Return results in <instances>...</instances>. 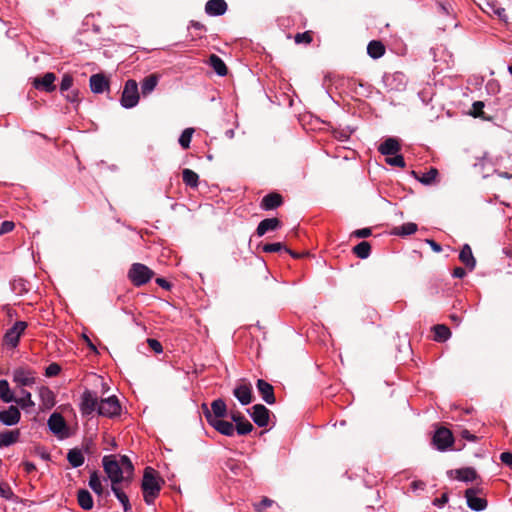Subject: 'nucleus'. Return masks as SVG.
<instances>
[{"label": "nucleus", "instance_id": "nucleus-28", "mask_svg": "<svg viewBox=\"0 0 512 512\" xmlns=\"http://www.w3.org/2000/svg\"><path fill=\"white\" fill-rule=\"evenodd\" d=\"M77 502L84 510H91L94 506V501L91 493L86 489H80L77 493Z\"/></svg>", "mask_w": 512, "mask_h": 512}, {"label": "nucleus", "instance_id": "nucleus-54", "mask_svg": "<svg viewBox=\"0 0 512 512\" xmlns=\"http://www.w3.org/2000/svg\"><path fill=\"white\" fill-rule=\"evenodd\" d=\"M500 459H501L502 463H504L508 466H512V453L503 452L500 455Z\"/></svg>", "mask_w": 512, "mask_h": 512}, {"label": "nucleus", "instance_id": "nucleus-63", "mask_svg": "<svg viewBox=\"0 0 512 512\" xmlns=\"http://www.w3.org/2000/svg\"><path fill=\"white\" fill-rule=\"evenodd\" d=\"M448 502V496L443 494L440 499L435 500V504L443 505Z\"/></svg>", "mask_w": 512, "mask_h": 512}, {"label": "nucleus", "instance_id": "nucleus-60", "mask_svg": "<svg viewBox=\"0 0 512 512\" xmlns=\"http://www.w3.org/2000/svg\"><path fill=\"white\" fill-rule=\"evenodd\" d=\"M494 13L501 19V20H504L506 21V11L504 8H497L494 10Z\"/></svg>", "mask_w": 512, "mask_h": 512}, {"label": "nucleus", "instance_id": "nucleus-13", "mask_svg": "<svg viewBox=\"0 0 512 512\" xmlns=\"http://www.w3.org/2000/svg\"><path fill=\"white\" fill-rule=\"evenodd\" d=\"M207 422L211 425L216 431L225 436H233L235 432V427L231 422L225 421L222 418L207 415Z\"/></svg>", "mask_w": 512, "mask_h": 512}, {"label": "nucleus", "instance_id": "nucleus-58", "mask_svg": "<svg viewBox=\"0 0 512 512\" xmlns=\"http://www.w3.org/2000/svg\"><path fill=\"white\" fill-rule=\"evenodd\" d=\"M425 487V483L423 481H413L411 483V488L413 491H416L418 489L423 490Z\"/></svg>", "mask_w": 512, "mask_h": 512}, {"label": "nucleus", "instance_id": "nucleus-5", "mask_svg": "<svg viewBox=\"0 0 512 512\" xmlns=\"http://www.w3.org/2000/svg\"><path fill=\"white\" fill-rule=\"evenodd\" d=\"M13 382L23 389V387H31L36 382V373L26 367H18L13 371Z\"/></svg>", "mask_w": 512, "mask_h": 512}, {"label": "nucleus", "instance_id": "nucleus-6", "mask_svg": "<svg viewBox=\"0 0 512 512\" xmlns=\"http://www.w3.org/2000/svg\"><path fill=\"white\" fill-rule=\"evenodd\" d=\"M121 406L116 396H110L102 399L98 406V414L105 417H114L119 415Z\"/></svg>", "mask_w": 512, "mask_h": 512}, {"label": "nucleus", "instance_id": "nucleus-50", "mask_svg": "<svg viewBox=\"0 0 512 512\" xmlns=\"http://www.w3.org/2000/svg\"><path fill=\"white\" fill-rule=\"evenodd\" d=\"M312 41V36L310 32L298 33L295 36L296 43H306L309 44Z\"/></svg>", "mask_w": 512, "mask_h": 512}, {"label": "nucleus", "instance_id": "nucleus-18", "mask_svg": "<svg viewBox=\"0 0 512 512\" xmlns=\"http://www.w3.org/2000/svg\"><path fill=\"white\" fill-rule=\"evenodd\" d=\"M55 79V74L48 72L41 78H35L33 81V85L36 89H41L46 92H52L56 88L54 85Z\"/></svg>", "mask_w": 512, "mask_h": 512}, {"label": "nucleus", "instance_id": "nucleus-57", "mask_svg": "<svg viewBox=\"0 0 512 512\" xmlns=\"http://www.w3.org/2000/svg\"><path fill=\"white\" fill-rule=\"evenodd\" d=\"M156 283H157L160 287H162V288H164V289H166V290H169V289L171 288L170 283H169L167 280H165L164 278H157V279H156Z\"/></svg>", "mask_w": 512, "mask_h": 512}, {"label": "nucleus", "instance_id": "nucleus-40", "mask_svg": "<svg viewBox=\"0 0 512 512\" xmlns=\"http://www.w3.org/2000/svg\"><path fill=\"white\" fill-rule=\"evenodd\" d=\"M353 252L357 257L366 259L370 255L371 246L368 242L362 241L353 248Z\"/></svg>", "mask_w": 512, "mask_h": 512}, {"label": "nucleus", "instance_id": "nucleus-12", "mask_svg": "<svg viewBox=\"0 0 512 512\" xmlns=\"http://www.w3.org/2000/svg\"><path fill=\"white\" fill-rule=\"evenodd\" d=\"M97 395L91 391H85L81 397L80 409L83 415H91L96 409L98 410Z\"/></svg>", "mask_w": 512, "mask_h": 512}, {"label": "nucleus", "instance_id": "nucleus-47", "mask_svg": "<svg viewBox=\"0 0 512 512\" xmlns=\"http://www.w3.org/2000/svg\"><path fill=\"white\" fill-rule=\"evenodd\" d=\"M282 249H285V247L281 243H279V242H277V243H268V244H265L263 246V251L267 252V253L278 252V251H280Z\"/></svg>", "mask_w": 512, "mask_h": 512}, {"label": "nucleus", "instance_id": "nucleus-64", "mask_svg": "<svg viewBox=\"0 0 512 512\" xmlns=\"http://www.w3.org/2000/svg\"><path fill=\"white\" fill-rule=\"evenodd\" d=\"M83 338H84L85 342L87 343V345L90 347V349H91V350H93L94 352H96V351H97V350H96V347H95V345L91 342V340H90L86 335H84V336H83Z\"/></svg>", "mask_w": 512, "mask_h": 512}, {"label": "nucleus", "instance_id": "nucleus-46", "mask_svg": "<svg viewBox=\"0 0 512 512\" xmlns=\"http://www.w3.org/2000/svg\"><path fill=\"white\" fill-rule=\"evenodd\" d=\"M0 496L6 500L13 497V491L7 483H0Z\"/></svg>", "mask_w": 512, "mask_h": 512}, {"label": "nucleus", "instance_id": "nucleus-56", "mask_svg": "<svg viewBox=\"0 0 512 512\" xmlns=\"http://www.w3.org/2000/svg\"><path fill=\"white\" fill-rule=\"evenodd\" d=\"M466 275V271L464 268L462 267H456L454 270H453V276L455 278H463L464 276Z\"/></svg>", "mask_w": 512, "mask_h": 512}, {"label": "nucleus", "instance_id": "nucleus-25", "mask_svg": "<svg viewBox=\"0 0 512 512\" xmlns=\"http://www.w3.org/2000/svg\"><path fill=\"white\" fill-rule=\"evenodd\" d=\"M282 204V196L278 193H270L263 197L260 207L263 210H272Z\"/></svg>", "mask_w": 512, "mask_h": 512}, {"label": "nucleus", "instance_id": "nucleus-17", "mask_svg": "<svg viewBox=\"0 0 512 512\" xmlns=\"http://www.w3.org/2000/svg\"><path fill=\"white\" fill-rule=\"evenodd\" d=\"M21 418V413L16 406L0 411V422L6 426L16 425Z\"/></svg>", "mask_w": 512, "mask_h": 512}, {"label": "nucleus", "instance_id": "nucleus-61", "mask_svg": "<svg viewBox=\"0 0 512 512\" xmlns=\"http://www.w3.org/2000/svg\"><path fill=\"white\" fill-rule=\"evenodd\" d=\"M231 419L237 424L244 419V416L240 412H232Z\"/></svg>", "mask_w": 512, "mask_h": 512}, {"label": "nucleus", "instance_id": "nucleus-55", "mask_svg": "<svg viewBox=\"0 0 512 512\" xmlns=\"http://www.w3.org/2000/svg\"><path fill=\"white\" fill-rule=\"evenodd\" d=\"M273 501L268 498H263L262 501L256 506L257 510H262L264 508L270 507Z\"/></svg>", "mask_w": 512, "mask_h": 512}, {"label": "nucleus", "instance_id": "nucleus-36", "mask_svg": "<svg viewBox=\"0 0 512 512\" xmlns=\"http://www.w3.org/2000/svg\"><path fill=\"white\" fill-rule=\"evenodd\" d=\"M457 479L464 482H472L477 478V473L473 468H463L455 471Z\"/></svg>", "mask_w": 512, "mask_h": 512}, {"label": "nucleus", "instance_id": "nucleus-51", "mask_svg": "<svg viewBox=\"0 0 512 512\" xmlns=\"http://www.w3.org/2000/svg\"><path fill=\"white\" fill-rule=\"evenodd\" d=\"M149 347L156 353H161L163 351L161 343L156 339H148Z\"/></svg>", "mask_w": 512, "mask_h": 512}, {"label": "nucleus", "instance_id": "nucleus-49", "mask_svg": "<svg viewBox=\"0 0 512 512\" xmlns=\"http://www.w3.org/2000/svg\"><path fill=\"white\" fill-rule=\"evenodd\" d=\"M73 84V78L70 75H64L61 84H60V90L62 92L67 91L71 88Z\"/></svg>", "mask_w": 512, "mask_h": 512}, {"label": "nucleus", "instance_id": "nucleus-11", "mask_svg": "<svg viewBox=\"0 0 512 512\" xmlns=\"http://www.w3.org/2000/svg\"><path fill=\"white\" fill-rule=\"evenodd\" d=\"M27 324L24 321L16 322L5 334L4 340L7 345L16 347L19 343L20 336L26 329Z\"/></svg>", "mask_w": 512, "mask_h": 512}, {"label": "nucleus", "instance_id": "nucleus-1", "mask_svg": "<svg viewBox=\"0 0 512 512\" xmlns=\"http://www.w3.org/2000/svg\"><path fill=\"white\" fill-rule=\"evenodd\" d=\"M102 463L104 471L111 481V485H130L133 478L134 467L126 455L120 457L107 455L103 457Z\"/></svg>", "mask_w": 512, "mask_h": 512}, {"label": "nucleus", "instance_id": "nucleus-43", "mask_svg": "<svg viewBox=\"0 0 512 512\" xmlns=\"http://www.w3.org/2000/svg\"><path fill=\"white\" fill-rule=\"evenodd\" d=\"M235 430L239 435H246L253 430V425L244 418L242 421L236 424Z\"/></svg>", "mask_w": 512, "mask_h": 512}, {"label": "nucleus", "instance_id": "nucleus-38", "mask_svg": "<svg viewBox=\"0 0 512 512\" xmlns=\"http://www.w3.org/2000/svg\"><path fill=\"white\" fill-rule=\"evenodd\" d=\"M0 398L5 403H10L14 400V394L6 380H0Z\"/></svg>", "mask_w": 512, "mask_h": 512}, {"label": "nucleus", "instance_id": "nucleus-9", "mask_svg": "<svg viewBox=\"0 0 512 512\" xmlns=\"http://www.w3.org/2000/svg\"><path fill=\"white\" fill-rule=\"evenodd\" d=\"M383 82L390 91H403L406 88L407 79L404 73L394 72L385 74Z\"/></svg>", "mask_w": 512, "mask_h": 512}, {"label": "nucleus", "instance_id": "nucleus-45", "mask_svg": "<svg viewBox=\"0 0 512 512\" xmlns=\"http://www.w3.org/2000/svg\"><path fill=\"white\" fill-rule=\"evenodd\" d=\"M386 163L391 166H396V167H400V168L405 167V160H404L403 156L399 155V154L387 156Z\"/></svg>", "mask_w": 512, "mask_h": 512}, {"label": "nucleus", "instance_id": "nucleus-44", "mask_svg": "<svg viewBox=\"0 0 512 512\" xmlns=\"http://www.w3.org/2000/svg\"><path fill=\"white\" fill-rule=\"evenodd\" d=\"M438 175V171L435 168H431L429 171L425 172L420 178L419 181L423 184L429 185L432 184Z\"/></svg>", "mask_w": 512, "mask_h": 512}, {"label": "nucleus", "instance_id": "nucleus-32", "mask_svg": "<svg viewBox=\"0 0 512 512\" xmlns=\"http://www.w3.org/2000/svg\"><path fill=\"white\" fill-rule=\"evenodd\" d=\"M209 64L219 76L227 74V67L219 56L212 54L209 58Z\"/></svg>", "mask_w": 512, "mask_h": 512}, {"label": "nucleus", "instance_id": "nucleus-8", "mask_svg": "<svg viewBox=\"0 0 512 512\" xmlns=\"http://www.w3.org/2000/svg\"><path fill=\"white\" fill-rule=\"evenodd\" d=\"M233 395L242 405H248L252 402V385L248 381L240 380L233 389Z\"/></svg>", "mask_w": 512, "mask_h": 512}, {"label": "nucleus", "instance_id": "nucleus-14", "mask_svg": "<svg viewBox=\"0 0 512 512\" xmlns=\"http://www.w3.org/2000/svg\"><path fill=\"white\" fill-rule=\"evenodd\" d=\"M478 491L474 488L467 489L465 492V498L467 505L474 511H482L487 506V501L484 498L479 497Z\"/></svg>", "mask_w": 512, "mask_h": 512}, {"label": "nucleus", "instance_id": "nucleus-39", "mask_svg": "<svg viewBox=\"0 0 512 512\" xmlns=\"http://www.w3.org/2000/svg\"><path fill=\"white\" fill-rule=\"evenodd\" d=\"M417 231V225L413 222H407L402 224L401 226L394 228V234L401 235V236H407L414 234Z\"/></svg>", "mask_w": 512, "mask_h": 512}, {"label": "nucleus", "instance_id": "nucleus-33", "mask_svg": "<svg viewBox=\"0 0 512 512\" xmlns=\"http://www.w3.org/2000/svg\"><path fill=\"white\" fill-rule=\"evenodd\" d=\"M367 53L374 59L380 58L385 53V47L380 41H371L367 46Z\"/></svg>", "mask_w": 512, "mask_h": 512}, {"label": "nucleus", "instance_id": "nucleus-53", "mask_svg": "<svg viewBox=\"0 0 512 512\" xmlns=\"http://www.w3.org/2000/svg\"><path fill=\"white\" fill-rule=\"evenodd\" d=\"M353 235L356 236L357 238H366L371 235V229L370 228L358 229L353 232Z\"/></svg>", "mask_w": 512, "mask_h": 512}, {"label": "nucleus", "instance_id": "nucleus-30", "mask_svg": "<svg viewBox=\"0 0 512 512\" xmlns=\"http://www.w3.org/2000/svg\"><path fill=\"white\" fill-rule=\"evenodd\" d=\"M19 430H8L0 433V448L8 447L19 440Z\"/></svg>", "mask_w": 512, "mask_h": 512}, {"label": "nucleus", "instance_id": "nucleus-26", "mask_svg": "<svg viewBox=\"0 0 512 512\" xmlns=\"http://www.w3.org/2000/svg\"><path fill=\"white\" fill-rule=\"evenodd\" d=\"M12 402H15L24 410L33 408L35 406V402L32 400L31 393L25 389H20L19 397L14 396V400Z\"/></svg>", "mask_w": 512, "mask_h": 512}, {"label": "nucleus", "instance_id": "nucleus-34", "mask_svg": "<svg viewBox=\"0 0 512 512\" xmlns=\"http://www.w3.org/2000/svg\"><path fill=\"white\" fill-rule=\"evenodd\" d=\"M67 459L72 467L77 468L83 465L84 455L80 450L72 449L68 452Z\"/></svg>", "mask_w": 512, "mask_h": 512}, {"label": "nucleus", "instance_id": "nucleus-48", "mask_svg": "<svg viewBox=\"0 0 512 512\" xmlns=\"http://www.w3.org/2000/svg\"><path fill=\"white\" fill-rule=\"evenodd\" d=\"M61 371V367L57 363H51L45 370L47 377L57 376Z\"/></svg>", "mask_w": 512, "mask_h": 512}, {"label": "nucleus", "instance_id": "nucleus-19", "mask_svg": "<svg viewBox=\"0 0 512 512\" xmlns=\"http://www.w3.org/2000/svg\"><path fill=\"white\" fill-rule=\"evenodd\" d=\"M257 389L262 399L267 404L271 405L275 403L274 388L271 384H269L265 380L259 379L257 381Z\"/></svg>", "mask_w": 512, "mask_h": 512}, {"label": "nucleus", "instance_id": "nucleus-27", "mask_svg": "<svg viewBox=\"0 0 512 512\" xmlns=\"http://www.w3.org/2000/svg\"><path fill=\"white\" fill-rule=\"evenodd\" d=\"M159 77L156 74H151L145 77L141 82V93L143 96L151 94L156 88Z\"/></svg>", "mask_w": 512, "mask_h": 512}, {"label": "nucleus", "instance_id": "nucleus-29", "mask_svg": "<svg viewBox=\"0 0 512 512\" xmlns=\"http://www.w3.org/2000/svg\"><path fill=\"white\" fill-rule=\"evenodd\" d=\"M460 261L468 267L470 270L474 269L476 265L475 258L473 256L472 250L468 244H465L459 254Z\"/></svg>", "mask_w": 512, "mask_h": 512}, {"label": "nucleus", "instance_id": "nucleus-52", "mask_svg": "<svg viewBox=\"0 0 512 512\" xmlns=\"http://www.w3.org/2000/svg\"><path fill=\"white\" fill-rule=\"evenodd\" d=\"M14 223L11 221H4L0 227V235L11 232L14 229Z\"/></svg>", "mask_w": 512, "mask_h": 512}, {"label": "nucleus", "instance_id": "nucleus-24", "mask_svg": "<svg viewBox=\"0 0 512 512\" xmlns=\"http://www.w3.org/2000/svg\"><path fill=\"white\" fill-rule=\"evenodd\" d=\"M109 86L108 80L102 74H94L90 77V88L94 93H102Z\"/></svg>", "mask_w": 512, "mask_h": 512}, {"label": "nucleus", "instance_id": "nucleus-10", "mask_svg": "<svg viewBox=\"0 0 512 512\" xmlns=\"http://www.w3.org/2000/svg\"><path fill=\"white\" fill-rule=\"evenodd\" d=\"M432 441L438 450L445 451L452 446L454 438L449 429L442 427L436 430Z\"/></svg>", "mask_w": 512, "mask_h": 512}, {"label": "nucleus", "instance_id": "nucleus-37", "mask_svg": "<svg viewBox=\"0 0 512 512\" xmlns=\"http://www.w3.org/2000/svg\"><path fill=\"white\" fill-rule=\"evenodd\" d=\"M434 330V340L438 342H444L451 336L450 329L445 325H436L433 328Z\"/></svg>", "mask_w": 512, "mask_h": 512}, {"label": "nucleus", "instance_id": "nucleus-42", "mask_svg": "<svg viewBox=\"0 0 512 512\" xmlns=\"http://www.w3.org/2000/svg\"><path fill=\"white\" fill-rule=\"evenodd\" d=\"M193 133V128H186L180 135L179 144L183 149L189 148Z\"/></svg>", "mask_w": 512, "mask_h": 512}, {"label": "nucleus", "instance_id": "nucleus-7", "mask_svg": "<svg viewBox=\"0 0 512 512\" xmlns=\"http://www.w3.org/2000/svg\"><path fill=\"white\" fill-rule=\"evenodd\" d=\"M47 424L51 432L55 434L58 438L63 439L68 436V428L61 414H51Z\"/></svg>", "mask_w": 512, "mask_h": 512}, {"label": "nucleus", "instance_id": "nucleus-31", "mask_svg": "<svg viewBox=\"0 0 512 512\" xmlns=\"http://www.w3.org/2000/svg\"><path fill=\"white\" fill-rule=\"evenodd\" d=\"M123 487L124 486H122V485H116V486L111 485V490L114 493V495L116 496V498L118 499V501L123 506L124 511L128 512V511L131 510V506H130V502H129L128 496L123 491Z\"/></svg>", "mask_w": 512, "mask_h": 512}, {"label": "nucleus", "instance_id": "nucleus-23", "mask_svg": "<svg viewBox=\"0 0 512 512\" xmlns=\"http://www.w3.org/2000/svg\"><path fill=\"white\" fill-rule=\"evenodd\" d=\"M400 151V144L395 138L386 139L380 146L379 152L385 156H392Z\"/></svg>", "mask_w": 512, "mask_h": 512}, {"label": "nucleus", "instance_id": "nucleus-20", "mask_svg": "<svg viewBox=\"0 0 512 512\" xmlns=\"http://www.w3.org/2000/svg\"><path fill=\"white\" fill-rule=\"evenodd\" d=\"M227 11V3L224 0H209L205 5V12L210 16H220Z\"/></svg>", "mask_w": 512, "mask_h": 512}, {"label": "nucleus", "instance_id": "nucleus-4", "mask_svg": "<svg viewBox=\"0 0 512 512\" xmlns=\"http://www.w3.org/2000/svg\"><path fill=\"white\" fill-rule=\"evenodd\" d=\"M120 102L126 109L133 108L138 104L139 90L138 84L135 80L129 79L125 83Z\"/></svg>", "mask_w": 512, "mask_h": 512}, {"label": "nucleus", "instance_id": "nucleus-16", "mask_svg": "<svg viewBox=\"0 0 512 512\" xmlns=\"http://www.w3.org/2000/svg\"><path fill=\"white\" fill-rule=\"evenodd\" d=\"M38 395L41 400L40 409L42 411L50 410L56 404L55 394L50 388L40 386L38 388Z\"/></svg>", "mask_w": 512, "mask_h": 512}, {"label": "nucleus", "instance_id": "nucleus-22", "mask_svg": "<svg viewBox=\"0 0 512 512\" xmlns=\"http://www.w3.org/2000/svg\"><path fill=\"white\" fill-rule=\"evenodd\" d=\"M281 226V222L279 219L277 218H267V219H264L262 220L257 229H256V233L259 237L263 236L264 234H266L268 231H273V230H276L277 228H279Z\"/></svg>", "mask_w": 512, "mask_h": 512}, {"label": "nucleus", "instance_id": "nucleus-41", "mask_svg": "<svg viewBox=\"0 0 512 512\" xmlns=\"http://www.w3.org/2000/svg\"><path fill=\"white\" fill-rule=\"evenodd\" d=\"M89 487L97 494H103V486L100 477L96 471L92 472L89 477Z\"/></svg>", "mask_w": 512, "mask_h": 512}, {"label": "nucleus", "instance_id": "nucleus-59", "mask_svg": "<svg viewBox=\"0 0 512 512\" xmlns=\"http://www.w3.org/2000/svg\"><path fill=\"white\" fill-rule=\"evenodd\" d=\"M427 243L430 245V247L432 248V250L434 252H437V253L441 252V250H442L441 246L434 240L428 239Z\"/></svg>", "mask_w": 512, "mask_h": 512}, {"label": "nucleus", "instance_id": "nucleus-15", "mask_svg": "<svg viewBox=\"0 0 512 512\" xmlns=\"http://www.w3.org/2000/svg\"><path fill=\"white\" fill-rule=\"evenodd\" d=\"M270 411L262 404H256L252 407L251 417L259 427H266L269 423Z\"/></svg>", "mask_w": 512, "mask_h": 512}, {"label": "nucleus", "instance_id": "nucleus-3", "mask_svg": "<svg viewBox=\"0 0 512 512\" xmlns=\"http://www.w3.org/2000/svg\"><path fill=\"white\" fill-rule=\"evenodd\" d=\"M153 275L154 272L146 265L141 263H134L128 272L130 281L137 287L149 282Z\"/></svg>", "mask_w": 512, "mask_h": 512}, {"label": "nucleus", "instance_id": "nucleus-2", "mask_svg": "<svg viewBox=\"0 0 512 512\" xmlns=\"http://www.w3.org/2000/svg\"><path fill=\"white\" fill-rule=\"evenodd\" d=\"M161 482V479L158 477L157 472L153 468H145L142 479V490L144 501L147 504L150 505L154 503V500L159 495L161 490Z\"/></svg>", "mask_w": 512, "mask_h": 512}, {"label": "nucleus", "instance_id": "nucleus-21", "mask_svg": "<svg viewBox=\"0 0 512 512\" xmlns=\"http://www.w3.org/2000/svg\"><path fill=\"white\" fill-rule=\"evenodd\" d=\"M227 406L226 403L222 399H216L211 403V410L206 409L204 411V415L207 418V415L215 416L219 418H223L226 416Z\"/></svg>", "mask_w": 512, "mask_h": 512}, {"label": "nucleus", "instance_id": "nucleus-62", "mask_svg": "<svg viewBox=\"0 0 512 512\" xmlns=\"http://www.w3.org/2000/svg\"><path fill=\"white\" fill-rule=\"evenodd\" d=\"M190 26L196 30H204V25L198 21H191Z\"/></svg>", "mask_w": 512, "mask_h": 512}, {"label": "nucleus", "instance_id": "nucleus-35", "mask_svg": "<svg viewBox=\"0 0 512 512\" xmlns=\"http://www.w3.org/2000/svg\"><path fill=\"white\" fill-rule=\"evenodd\" d=\"M182 178L183 182L187 186H190L192 188H196L198 186L199 176L193 170L188 168L184 169L182 171Z\"/></svg>", "mask_w": 512, "mask_h": 512}]
</instances>
